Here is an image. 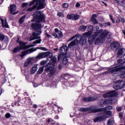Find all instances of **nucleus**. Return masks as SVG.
<instances>
[{
	"label": "nucleus",
	"instance_id": "nucleus-1",
	"mask_svg": "<svg viewBox=\"0 0 125 125\" xmlns=\"http://www.w3.org/2000/svg\"><path fill=\"white\" fill-rule=\"evenodd\" d=\"M33 17L35 19L37 22L36 23H31V28L33 30L36 31V30H39L33 33V38L30 39V41H34V40H37L33 42V44L36 43H41L42 42V39L41 37H39L40 35L42 34V24L41 22H45L44 20L45 16L43 14H42L41 11H36L33 14Z\"/></svg>",
	"mask_w": 125,
	"mask_h": 125
},
{
	"label": "nucleus",
	"instance_id": "nucleus-2",
	"mask_svg": "<svg viewBox=\"0 0 125 125\" xmlns=\"http://www.w3.org/2000/svg\"><path fill=\"white\" fill-rule=\"evenodd\" d=\"M88 34H90V32H86L82 36L75 35L71 37L67 41L68 42L75 39H76L68 44V48H71L74 45L79 44V42L81 45H84L86 43V41L87 40V38H88Z\"/></svg>",
	"mask_w": 125,
	"mask_h": 125
},
{
	"label": "nucleus",
	"instance_id": "nucleus-3",
	"mask_svg": "<svg viewBox=\"0 0 125 125\" xmlns=\"http://www.w3.org/2000/svg\"><path fill=\"white\" fill-rule=\"evenodd\" d=\"M20 46H18V47L15 48L13 50V52L14 53H16L20 51L21 50V49H27V48H30V47H33V46H35V45H26L27 44V43L20 41L19 42Z\"/></svg>",
	"mask_w": 125,
	"mask_h": 125
},
{
	"label": "nucleus",
	"instance_id": "nucleus-4",
	"mask_svg": "<svg viewBox=\"0 0 125 125\" xmlns=\"http://www.w3.org/2000/svg\"><path fill=\"white\" fill-rule=\"evenodd\" d=\"M109 32L107 30H104V32H103L99 37L96 39L95 44L98 45L99 43L104 42H105L106 37L108 36V34H109Z\"/></svg>",
	"mask_w": 125,
	"mask_h": 125
},
{
	"label": "nucleus",
	"instance_id": "nucleus-5",
	"mask_svg": "<svg viewBox=\"0 0 125 125\" xmlns=\"http://www.w3.org/2000/svg\"><path fill=\"white\" fill-rule=\"evenodd\" d=\"M103 112L102 115H101L96 118H95L93 121L94 123H99L100 122H102L104 121V120L107 119L108 118L107 115H111L112 112L111 111H107L106 110L105 111H101Z\"/></svg>",
	"mask_w": 125,
	"mask_h": 125
},
{
	"label": "nucleus",
	"instance_id": "nucleus-6",
	"mask_svg": "<svg viewBox=\"0 0 125 125\" xmlns=\"http://www.w3.org/2000/svg\"><path fill=\"white\" fill-rule=\"evenodd\" d=\"M37 49H41V50H43V51H47V49L44 47H37L36 49H34V48H31L28 49L27 51H23L21 52V54L20 55V56L23 58L24 56L27 55L28 53H32V52H34V51H36Z\"/></svg>",
	"mask_w": 125,
	"mask_h": 125
},
{
	"label": "nucleus",
	"instance_id": "nucleus-7",
	"mask_svg": "<svg viewBox=\"0 0 125 125\" xmlns=\"http://www.w3.org/2000/svg\"><path fill=\"white\" fill-rule=\"evenodd\" d=\"M43 67L45 68V72H47L49 77H52L55 74V72H56V69L53 65H49V66L48 65H44Z\"/></svg>",
	"mask_w": 125,
	"mask_h": 125
},
{
	"label": "nucleus",
	"instance_id": "nucleus-8",
	"mask_svg": "<svg viewBox=\"0 0 125 125\" xmlns=\"http://www.w3.org/2000/svg\"><path fill=\"white\" fill-rule=\"evenodd\" d=\"M36 1L39 5V9H43V8H45V6L46 5V3H45V0H33L29 4V6H31V5H34Z\"/></svg>",
	"mask_w": 125,
	"mask_h": 125
},
{
	"label": "nucleus",
	"instance_id": "nucleus-9",
	"mask_svg": "<svg viewBox=\"0 0 125 125\" xmlns=\"http://www.w3.org/2000/svg\"><path fill=\"white\" fill-rule=\"evenodd\" d=\"M125 86V82L123 80H117L115 82V84L113 85L114 89H122Z\"/></svg>",
	"mask_w": 125,
	"mask_h": 125
},
{
	"label": "nucleus",
	"instance_id": "nucleus-10",
	"mask_svg": "<svg viewBox=\"0 0 125 125\" xmlns=\"http://www.w3.org/2000/svg\"><path fill=\"white\" fill-rule=\"evenodd\" d=\"M80 111L81 112H87V111H90V113H98L100 111H102V109H94L93 107H81L80 108Z\"/></svg>",
	"mask_w": 125,
	"mask_h": 125
},
{
	"label": "nucleus",
	"instance_id": "nucleus-11",
	"mask_svg": "<svg viewBox=\"0 0 125 125\" xmlns=\"http://www.w3.org/2000/svg\"><path fill=\"white\" fill-rule=\"evenodd\" d=\"M52 55V53L50 52L40 53L36 56V59H42V58H45V57L50 58Z\"/></svg>",
	"mask_w": 125,
	"mask_h": 125
},
{
	"label": "nucleus",
	"instance_id": "nucleus-12",
	"mask_svg": "<svg viewBox=\"0 0 125 125\" xmlns=\"http://www.w3.org/2000/svg\"><path fill=\"white\" fill-rule=\"evenodd\" d=\"M114 103H115V100L112 99V98L107 100H102L98 102L99 105H105V104H114Z\"/></svg>",
	"mask_w": 125,
	"mask_h": 125
},
{
	"label": "nucleus",
	"instance_id": "nucleus-13",
	"mask_svg": "<svg viewBox=\"0 0 125 125\" xmlns=\"http://www.w3.org/2000/svg\"><path fill=\"white\" fill-rule=\"evenodd\" d=\"M99 35V33H98V32H94V34L93 35H89L88 37H89L88 38V42L90 44H92L93 42H94V41L95 39L96 38V37Z\"/></svg>",
	"mask_w": 125,
	"mask_h": 125
},
{
	"label": "nucleus",
	"instance_id": "nucleus-14",
	"mask_svg": "<svg viewBox=\"0 0 125 125\" xmlns=\"http://www.w3.org/2000/svg\"><path fill=\"white\" fill-rule=\"evenodd\" d=\"M68 47H69V45L68 46L64 45L60 47V52L61 53L62 55H66L68 52Z\"/></svg>",
	"mask_w": 125,
	"mask_h": 125
},
{
	"label": "nucleus",
	"instance_id": "nucleus-15",
	"mask_svg": "<svg viewBox=\"0 0 125 125\" xmlns=\"http://www.w3.org/2000/svg\"><path fill=\"white\" fill-rule=\"evenodd\" d=\"M117 95V92L116 91H111L108 93H106L103 95L104 98H107V97H114Z\"/></svg>",
	"mask_w": 125,
	"mask_h": 125
},
{
	"label": "nucleus",
	"instance_id": "nucleus-16",
	"mask_svg": "<svg viewBox=\"0 0 125 125\" xmlns=\"http://www.w3.org/2000/svg\"><path fill=\"white\" fill-rule=\"evenodd\" d=\"M35 60V57H31L27 59V61L24 62V66L28 67L29 65L33 64V62Z\"/></svg>",
	"mask_w": 125,
	"mask_h": 125
},
{
	"label": "nucleus",
	"instance_id": "nucleus-17",
	"mask_svg": "<svg viewBox=\"0 0 125 125\" xmlns=\"http://www.w3.org/2000/svg\"><path fill=\"white\" fill-rule=\"evenodd\" d=\"M35 5L33 7H30L28 8L27 9V11H29V12L33 11V10H34V9H36V8L37 9V10H41V9H42L39 8L40 5L38 4L36 1L35 2Z\"/></svg>",
	"mask_w": 125,
	"mask_h": 125
},
{
	"label": "nucleus",
	"instance_id": "nucleus-18",
	"mask_svg": "<svg viewBox=\"0 0 125 125\" xmlns=\"http://www.w3.org/2000/svg\"><path fill=\"white\" fill-rule=\"evenodd\" d=\"M10 11L11 14H13V15H15V14H17L18 13V12H15L16 11V5H11L10 6Z\"/></svg>",
	"mask_w": 125,
	"mask_h": 125
},
{
	"label": "nucleus",
	"instance_id": "nucleus-19",
	"mask_svg": "<svg viewBox=\"0 0 125 125\" xmlns=\"http://www.w3.org/2000/svg\"><path fill=\"white\" fill-rule=\"evenodd\" d=\"M95 100H96V98L91 96L88 97L83 98V101H85V102H90L91 101H95Z\"/></svg>",
	"mask_w": 125,
	"mask_h": 125
},
{
	"label": "nucleus",
	"instance_id": "nucleus-20",
	"mask_svg": "<svg viewBox=\"0 0 125 125\" xmlns=\"http://www.w3.org/2000/svg\"><path fill=\"white\" fill-rule=\"evenodd\" d=\"M110 46L112 49H114L115 48V49H117L119 47H120V43L117 42H113L111 45Z\"/></svg>",
	"mask_w": 125,
	"mask_h": 125
},
{
	"label": "nucleus",
	"instance_id": "nucleus-21",
	"mask_svg": "<svg viewBox=\"0 0 125 125\" xmlns=\"http://www.w3.org/2000/svg\"><path fill=\"white\" fill-rule=\"evenodd\" d=\"M111 74H113L114 75L117 74V72H119L120 70L118 67H113L109 68Z\"/></svg>",
	"mask_w": 125,
	"mask_h": 125
},
{
	"label": "nucleus",
	"instance_id": "nucleus-22",
	"mask_svg": "<svg viewBox=\"0 0 125 125\" xmlns=\"http://www.w3.org/2000/svg\"><path fill=\"white\" fill-rule=\"evenodd\" d=\"M0 19L3 27H5V28H9V26H8V24L6 22V19H5V20H3L2 19Z\"/></svg>",
	"mask_w": 125,
	"mask_h": 125
},
{
	"label": "nucleus",
	"instance_id": "nucleus-23",
	"mask_svg": "<svg viewBox=\"0 0 125 125\" xmlns=\"http://www.w3.org/2000/svg\"><path fill=\"white\" fill-rule=\"evenodd\" d=\"M37 70H38V66H37V65H35L34 66H33L30 70L31 75H34V74H35V73L37 72Z\"/></svg>",
	"mask_w": 125,
	"mask_h": 125
},
{
	"label": "nucleus",
	"instance_id": "nucleus-24",
	"mask_svg": "<svg viewBox=\"0 0 125 125\" xmlns=\"http://www.w3.org/2000/svg\"><path fill=\"white\" fill-rule=\"evenodd\" d=\"M125 55V49L121 48L118 51L117 55Z\"/></svg>",
	"mask_w": 125,
	"mask_h": 125
},
{
	"label": "nucleus",
	"instance_id": "nucleus-25",
	"mask_svg": "<svg viewBox=\"0 0 125 125\" xmlns=\"http://www.w3.org/2000/svg\"><path fill=\"white\" fill-rule=\"evenodd\" d=\"M97 109H102V110L100 111L99 112H105V111H106V110H112L113 109V106H109L105 108H97Z\"/></svg>",
	"mask_w": 125,
	"mask_h": 125
},
{
	"label": "nucleus",
	"instance_id": "nucleus-26",
	"mask_svg": "<svg viewBox=\"0 0 125 125\" xmlns=\"http://www.w3.org/2000/svg\"><path fill=\"white\" fill-rule=\"evenodd\" d=\"M88 30L89 32H87V33H90V34H88V36H91L92 34V32H93V26L90 25L88 27Z\"/></svg>",
	"mask_w": 125,
	"mask_h": 125
},
{
	"label": "nucleus",
	"instance_id": "nucleus-27",
	"mask_svg": "<svg viewBox=\"0 0 125 125\" xmlns=\"http://www.w3.org/2000/svg\"><path fill=\"white\" fill-rule=\"evenodd\" d=\"M87 26L85 25H82L79 27V31H81L82 32H84L86 30Z\"/></svg>",
	"mask_w": 125,
	"mask_h": 125
},
{
	"label": "nucleus",
	"instance_id": "nucleus-28",
	"mask_svg": "<svg viewBox=\"0 0 125 125\" xmlns=\"http://www.w3.org/2000/svg\"><path fill=\"white\" fill-rule=\"evenodd\" d=\"M114 123H115V121H114V120H113V119H110L107 121V123L106 125H114Z\"/></svg>",
	"mask_w": 125,
	"mask_h": 125
},
{
	"label": "nucleus",
	"instance_id": "nucleus-29",
	"mask_svg": "<svg viewBox=\"0 0 125 125\" xmlns=\"http://www.w3.org/2000/svg\"><path fill=\"white\" fill-rule=\"evenodd\" d=\"M25 18H26V16H23L20 19L19 21L20 22V24H23V22H24V21H25Z\"/></svg>",
	"mask_w": 125,
	"mask_h": 125
},
{
	"label": "nucleus",
	"instance_id": "nucleus-30",
	"mask_svg": "<svg viewBox=\"0 0 125 125\" xmlns=\"http://www.w3.org/2000/svg\"><path fill=\"white\" fill-rule=\"evenodd\" d=\"M46 63H47V61H42L40 62V64L42 66H48V64H49V62L48 63V64H46Z\"/></svg>",
	"mask_w": 125,
	"mask_h": 125
},
{
	"label": "nucleus",
	"instance_id": "nucleus-31",
	"mask_svg": "<svg viewBox=\"0 0 125 125\" xmlns=\"http://www.w3.org/2000/svg\"><path fill=\"white\" fill-rule=\"evenodd\" d=\"M51 60L53 62V63H56L57 61V59L55 56H51Z\"/></svg>",
	"mask_w": 125,
	"mask_h": 125
},
{
	"label": "nucleus",
	"instance_id": "nucleus-32",
	"mask_svg": "<svg viewBox=\"0 0 125 125\" xmlns=\"http://www.w3.org/2000/svg\"><path fill=\"white\" fill-rule=\"evenodd\" d=\"M91 21L92 22L93 25H97L98 21L96 19H91Z\"/></svg>",
	"mask_w": 125,
	"mask_h": 125
},
{
	"label": "nucleus",
	"instance_id": "nucleus-33",
	"mask_svg": "<svg viewBox=\"0 0 125 125\" xmlns=\"http://www.w3.org/2000/svg\"><path fill=\"white\" fill-rule=\"evenodd\" d=\"M75 16V14H72L71 15H68L67 16V19H72V20H74V17Z\"/></svg>",
	"mask_w": 125,
	"mask_h": 125
},
{
	"label": "nucleus",
	"instance_id": "nucleus-34",
	"mask_svg": "<svg viewBox=\"0 0 125 125\" xmlns=\"http://www.w3.org/2000/svg\"><path fill=\"white\" fill-rule=\"evenodd\" d=\"M43 68H44V66L41 67L38 71V74H39V75L42 74V72H43Z\"/></svg>",
	"mask_w": 125,
	"mask_h": 125
},
{
	"label": "nucleus",
	"instance_id": "nucleus-35",
	"mask_svg": "<svg viewBox=\"0 0 125 125\" xmlns=\"http://www.w3.org/2000/svg\"><path fill=\"white\" fill-rule=\"evenodd\" d=\"M62 63H63V65H67V64L68 63V59H67V58L64 57L63 59Z\"/></svg>",
	"mask_w": 125,
	"mask_h": 125
},
{
	"label": "nucleus",
	"instance_id": "nucleus-36",
	"mask_svg": "<svg viewBox=\"0 0 125 125\" xmlns=\"http://www.w3.org/2000/svg\"><path fill=\"white\" fill-rule=\"evenodd\" d=\"M96 31L95 32H98L99 35V34H100L101 33H102V32H103V29H101L100 30L98 31V30H99V27H98V26H96Z\"/></svg>",
	"mask_w": 125,
	"mask_h": 125
},
{
	"label": "nucleus",
	"instance_id": "nucleus-37",
	"mask_svg": "<svg viewBox=\"0 0 125 125\" xmlns=\"http://www.w3.org/2000/svg\"><path fill=\"white\" fill-rule=\"evenodd\" d=\"M5 37V36L3 34L0 33V41H4Z\"/></svg>",
	"mask_w": 125,
	"mask_h": 125
},
{
	"label": "nucleus",
	"instance_id": "nucleus-38",
	"mask_svg": "<svg viewBox=\"0 0 125 125\" xmlns=\"http://www.w3.org/2000/svg\"><path fill=\"white\" fill-rule=\"evenodd\" d=\"M80 18V16L78 15L74 14V17H73V20H78Z\"/></svg>",
	"mask_w": 125,
	"mask_h": 125
},
{
	"label": "nucleus",
	"instance_id": "nucleus-39",
	"mask_svg": "<svg viewBox=\"0 0 125 125\" xmlns=\"http://www.w3.org/2000/svg\"><path fill=\"white\" fill-rule=\"evenodd\" d=\"M11 115L10 114V113H7L5 115V118H6V119H9V118H10Z\"/></svg>",
	"mask_w": 125,
	"mask_h": 125
},
{
	"label": "nucleus",
	"instance_id": "nucleus-40",
	"mask_svg": "<svg viewBox=\"0 0 125 125\" xmlns=\"http://www.w3.org/2000/svg\"><path fill=\"white\" fill-rule=\"evenodd\" d=\"M122 109H123V107L122 106H117L116 108V109L118 112H120V111H122Z\"/></svg>",
	"mask_w": 125,
	"mask_h": 125
},
{
	"label": "nucleus",
	"instance_id": "nucleus-41",
	"mask_svg": "<svg viewBox=\"0 0 125 125\" xmlns=\"http://www.w3.org/2000/svg\"><path fill=\"white\" fill-rule=\"evenodd\" d=\"M58 16L59 17H63V16H64V15L63 14V13H61V12H59L57 14Z\"/></svg>",
	"mask_w": 125,
	"mask_h": 125
},
{
	"label": "nucleus",
	"instance_id": "nucleus-42",
	"mask_svg": "<svg viewBox=\"0 0 125 125\" xmlns=\"http://www.w3.org/2000/svg\"><path fill=\"white\" fill-rule=\"evenodd\" d=\"M109 17L110 20L112 21V23H115V21L114 20V19H113V16L112 15H109Z\"/></svg>",
	"mask_w": 125,
	"mask_h": 125
},
{
	"label": "nucleus",
	"instance_id": "nucleus-43",
	"mask_svg": "<svg viewBox=\"0 0 125 125\" xmlns=\"http://www.w3.org/2000/svg\"><path fill=\"white\" fill-rule=\"evenodd\" d=\"M68 6H69V4H68L67 3H64L63 4V7H64V8H66V7H68Z\"/></svg>",
	"mask_w": 125,
	"mask_h": 125
},
{
	"label": "nucleus",
	"instance_id": "nucleus-44",
	"mask_svg": "<svg viewBox=\"0 0 125 125\" xmlns=\"http://www.w3.org/2000/svg\"><path fill=\"white\" fill-rule=\"evenodd\" d=\"M125 70L124 71V74L120 75L121 79H125Z\"/></svg>",
	"mask_w": 125,
	"mask_h": 125
},
{
	"label": "nucleus",
	"instance_id": "nucleus-45",
	"mask_svg": "<svg viewBox=\"0 0 125 125\" xmlns=\"http://www.w3.org/2000/svg\"><path fill=\"white\" fill-rule=\"evenodd\" d=\"M109 73H111V71H110V68L108 69V71L104 72L103 74L104 75H106L107 74H109Z\"/></svg>",
	"mask_w": 125,
	"mask_h": 125
},
{
	"label": "nucleus",
	"instance_id": "nucleus-46",
	"mask_svg": "<svg viewBox=\"0 0 125 125\" xmlns=\"http://www.w3.org/2000/svg\"><path fill=\"white\" fill-rule=\"evenodd\" d=\"M95 17H97V15L96 14H94L92 15L91 19H95Z\"/></svg>",
	"mask_w": 125,
	"mask_h": 125
},
{
	"label": "nucleus",
	"instance_id": "nucleus-47",
	"mask_svg": "<svg viewBox=\"0 0 125 125\" xmlns=\"http://www.w3.org/2000/svg\"><path fill=\"white\" fill-rule=\"evenodd\" d=\"M119 21L120 22H122V23H125V19H124L122 18H119Z\"/></svg>",
	"mask_w": 125,
	"mask_h": 125
},
{
	"label": "nucleus",
	"instance_id": "nucleus-48",
	"mask_svg": "<svg viewBox=\"0 0 125 125\" xmlns=\"http://www.w3.org/2000/svg\"><path fill=\"white\" fill-rule=\"evenodd\" d=\"M27 5H28V3H23L22 4V7H26V6H27Z\"/></svg>",
	"mask_w": 125,
	"mask_h": 125
},
{
	"label": "nucleus",
	"instance_id": "nucleus-49",
	"mask_svg": "<svg viewBox=\"0 0 125 125\" xmlns=\"http://www.w3.org/2000/svg\"><path fill=\"white\" fill-rule=\"evenodd\" d=\"M52 36L53 37H54L55 38H58V35H57V34L54 33H52Z\"/></svg>",
	"mask_w": 125,
	"mask_h": 125
},
{
	"label": "nucleus",
	"instance_id": "nucleus-50",
	"mask_svg": "<svg viewBox=\"0 0 125 125\" xmlns=\"http://www.w3.org/2000/svg\"><path fill=\"white\" fill-rule=\"evenodd\" d=\"M58 35H59V36H60V37H62V36H63V34H62V32H61V31H59V32H58Z\"/></svg>",
	"mask_w": 125,
	"mask_h": 125
},
{
	"label": "nucleus",
	"instance_id": "nucleus-51",
	"mask_svg": "<svg viewBox=\"0 0 125 125\" xmlns=\"http://www.w3.org/2000/svg\"><path fill=\"white\" fill-rule=\"evenodd\" d=\"M119 118L120 119H123V113H119Z\"/></svg>",
	"mask_w": 125,
	"mask_h": 125
},
{
	"label": "nucleus",
	"instance_id": "nucleus-52",
	"mask_svg": "<svg viewBox=\"0 0 125 125\" xmlns=\"http://www.w3.org/2000/svg\"><path fill=\"white\" fill-rule=\"evenodd\" d=\"M75 6L76 7H80V6H81V4H80V3H77Z\"/></svg>",
	"mask_w": 125,
	"mask_h": 125
},
{
	"label": "nucleus",
	"instance_id": "nucleus-53",
	"mask_svg": "<svg viewBox=\"0 0 125 125\" xmlns=\"http://www.w3.org/2000/svg\"><path fill=\"white\" fill-rule=\"evenodd\" d=\"M28 34V31H24L23 33V36H26Z\"/></svg>",
	"mask_w": 125,
	"mask_h": 125
},
{
	"label": "nucleus",
	"instance_id": "nucleus-54",
	"mask_svg": "<svg viewBox=\"0 0 125 125\" xmlns=\"http://www.w3.org/2000/svg\"><path fill=\"white\" fill-rule=\"evenodd\" d=\"M105 26H111V23L110 22H108L105 23Z\"/></svg>",
	"mask_w": 125,
	"mask_h": 125
},
{
	"label": "nucleus",
	"instance_id": "nucleus-55",
	"mask_svg": "<svg viewBox=\"0 0 125 125\" xmlns=\"http://www.w3.org/2000/svg\"><path fill=\"white\" fill-rule=\"evenodd\" d=\"M33 86H34V87H37L38 85L37 83H33Z\"/></svg>",
	"mask_w": 125,
	"mask_h": 125
},
{
	"label": "nucleus",
	"instance_id": "nucleus-56",
	"mask_svg": "<svg viewBox=\"0 0 125 125\" xmlns=\"http://www.w3.org/2000/svg\"><path fill=\"white\" fill-rule=\"evenodd\" d=\"M121 3V5H124V3L125 1V0H122V1H120Z\"/></svg>",
	"mask_w": 125,
	"mask_h": 125
},
{
	"label": "nucleus",
	"instance_id": "nucleus-57",
	"mask_svg": "<svg viewBox=\"0 0 125 125\" xmlns=\"http://www.w3.org/2000/svg\"><path fill=\"white\" fill-rule=\"evenodd\" d=\"M45 35H46V37H47V38H50V35L48 34V33L46 32Z\"/></svg>",
	"mask_w": 125,
	"mask_h": 125
},
{
	"label": "nucleus",
	"instance_id": "nucleus-58",
	"mask_svg": "<svg viewBox=\"0 0 125 125\" xmlns=\"http://www.w3.org/2000/svg\"><path fill=\"white\" fill-rule=\"evenodd\" d=\"M115 0V1H116V2H117V3H121V1L119 0Z\"/></svg>",
	"mask_w": 125,
	"mask_h": 125
},
{
	"label": "nucleus",
	"instance_id": "nucleus-59",
	"mask_svg": "<svg viewBox=\"0 0 125 125\" xmlns=\"http://www.w3.org/2000/svg\"><path fill=\"white\" fill-rule=\"evenodd\" d=\"M55 32H56V33H59V30H58L57 28H56L55 29Z\"/></svg>",
	"mask_w": 125,
	"mask_h": 125
},
{
	"label": "nucleus",
	"instance_id": "nucleus-60",
	"mask_svg": "<svg viewBox=\"0 0 125 125\" xmlns=\"http://www.w3.org/2000/svg\"><path fill=\"white\" fill-rule=\"evenodd\" d=\"M117 61H118V63H122V59H119V60H118Z\"/></svg>",
	"mask_w": 125,
	"mask_h": 125
},
{
	"label": "nucleus",
	"instance_id": "nucleus-61",
	"mask_svg": "<svg viewBox=\"0 0 125 125\" xmlns=\"http://www.w3.org/2000/svg\"><path fill=\"white\" fill-rule=\"evenodd\" d=\"M33 107L36 109V108H38V105L37 104H34Z\"/></svg>",
	"mask_w": 125,
	"mask_h": 125
},
{
	"label": "nucleus",
	"instance_id": "nucleus-62",
	"mask_svg": "<svg viewBox=\"0 0 125 125\" xmlns=\"http://www.w3.org/2000/svg\"><path fill=\"white\" fill-rule=\"evenodd\" d=\"M58 69L59 70H61L62 69V67L61 66V65H59V66H58Z\"/></svg>",
	"mask_w": 125,
	"mask_h": 125
},
{
	"label": "nucleus",
	"instance_id": "nucleus-63",
	"mask_svg": "<svg viewBox=\"0 0 125 125\" xmlns=\"http://www.w3.org/2000/svg\"><path fill=\"white\" fill-rule=\"evenodd\" d=\"M54 51H57L58 50V48H55L54 49Z\"/></svg>",
	"mask_w": 125,
	"mask_h": 125
},
{
	"label": "nucleus",
	"instance_id": "nucleus-64",
	"mask_svg": "<svg viewBox=\"0 0 125 125\" xmlns=\"http://www.w3.org/2000/svg\"><path fill=\"white\" fill-rule=\"evenodd\" d=\"M102 3H104V4H105L106 6H107V3L104 2V1H102Z\"/></svg>",
	"mask_w": 125,
	"mask_h": 125
}]
</instances>
